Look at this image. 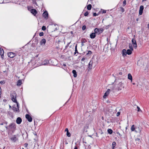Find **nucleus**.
Segmentation results:
<instances>
[{"instance_id":"nucleus-1","label":"nucleus","mask_w":149,"mask_h":149,"mask_svg":"<svg viewBox=\"0 0 149 149\" xmlns=\"http://www.w3.org/2000/svg\"><path fill=\"white\" fill-rule=\"evenodd\" d=\"M17 94L15 91H13L10 94V97L12 101L14 102H17L16 99Z\"/></svg>"},{"instance_id":"nucleus-2","label":"nucleus","mask_w":149,"mask_h":149,"mask_svg":"<svg viewBox=\"0 0 149 149\" xmlns=\"http://www.w3.org/2000/svg\"><path fill=\"white\" fill-rule=\"evenodd\" d=\"M104 31L103 29H99L98 28H96L94 29V32L97 34H99L102 33Z\"/></svg>"},{"instance_id":"nucleus-3","label":"nucleus","mask_w":149,"mask_h":149,"mask_svg":"<svg viewBox=\"0 0 149 149\" xmlns=\"http://www.w3.org/2000/svg\"><path fill=\"white\" fill-rule=\"evenodd\" d=\"M124 84L122 82H120L118 85L117 88L118 91L121 90L122 88L124 87Z\"/></svg>"},{"instance_id":"nucleus-4","label":"nucleus","mask_w":149,"mask_h":149,"mask_svg":"<svg viewBox=\"0 0 149 149\" xmlns=\"http://www.w3.org/2000/svg\"><path fill=\"white\" fill-rule=\"evenodd\" d=\"M132 42L134 47L135 48H136L137 47V46L135 39L134 38H132Z\"/></svg>"},{"instance_id":"nucleus-5","label":"nucleus","mask_w":149,"mask_h":149,"mask_svg":"<svg viewBox=\"0 0 149 149\" xmlns=\"http://www.w3.org/2000/svg\"><path fill=\"white\" fill-rule=\"evenodd\" d=\"M16 55V54L12 52L8 53V56L10 58H13Z\"/></svg>"},{"instance_id":"nucleus-6","label":"nucleus","mask_w":149,"mask_h":149,"mask_svg":"<svg viewBox=\"0 0 149 149\" xmlns=\"http://www.w3.org/2000/svg\"><path fill=\"white\" fill-rule=\"evenodd\" d=\"M26 118L29 122H31L32 121V118L28 114H27L25 116Z\"/></svg>"},{"instance_id":"nucleus-7","label":"nucleus","mask_w":149,"mask_h":149,"mask_svg":"<svg viewBox=\"0 0 149 149\" xmlns=\"http://www.w3.org/2000/svg\"><path fill=\"white\" fill-rule=\"evenodd\" d=\"M144 9V7L143 6H141L140 7V9L139 11V14L141 15L143 13V10Z\"/></svg>"},{"instance_id":"nucleus-8","label":"nucleus","mask_w":149,"mask_h":149,"mask_svg":"<svg viewBox=\"0 0 149 149\" xmlns=\"http://www.w3.org/2000/svg\"><path fill=\"white\" fill-rule=\"evenodd\" d=\"M93 61H91L88 64V70H89L91 69L92 68V65L93 64Z\"/></svg>"},{"instance_id":"nucleus-9","label":"nucleus","mask_w":149,"mask_h":149,"mask_svg":"<svg viewBox=\"0 0 149 149\" xmlns=\"http://www.w3.org/2000/svg\"><path fill=\"white\" fill-rule=\"evenodd\" d=\"M110 91V90L109 89H107V91L105 93L104 96H103V98H106V97L109 94Z\"/></svg>"},{"instance_id":"nucleus-10","label":"nucleus","mask_w":149,"mask_h":149,"mask_svg":"<svg viewBox=\"0 0 149 149\" xmlns=\"http://www.w3.org/2000/svg\"><path fill=\"white\" fill-rule=\"evenodd\" d=\"M141 142V141L140 139L139 138H136L134 142V143L135 144H136L137 145H138V144H139Z\"/></svg>"},{"instance_id":"nucleus-11","label":"nucleus","mask_w":149,"mask_h":149,"mask_svg":"<svg viewBox=\"0 0 149 149\" xmlns=\"http://www.w3.org/2000/svg\"><path fill=\"white\" fill-rule=\"evenodd\" d=\"M135 128L134 127V125H133L132 126V127L131 128V130L132 131H135L136 132H141V130H140L138 131H137L136 130H135Z\"/></svg>"},{"instance_id":"nucleus-12","label":"nucleus","mask_w":149,"mask_h":149,"mask_svg":"<svg viewBox=\"0 0 149 149\" xmlns=\"http://www.w3.org/2000/svg\"><path fill=\"white\" fill-rule=\"evenodd\" d=\"M48 13L47 11H45L43 13V16L45 18L47 19L48 18Z\"/></svg>"},{"instance_id":"nucleus-13","label":"nucleus","mask_w":149,"mask_h":149,"mask_svg":"<svg viewBox=\"0 0 149 149\" xmlns=\"http://www.w3.org/2000/svg\"><path fill=\"white\" fill-rule=\"evenodd\" d=\"M12 127L13 128H15V125L13 124H11L9 125V127H6V128L7 129H8L9 130L11 129Z\"/></svg>"},{"instance_id":"nucleus-14","label":"nucleus","mask_w":149,"mask_h":149,"mask_svg":"<svg viewBox=\"0 0 149 149\" xmlns=\"http://www.w3.org/2000/svg\"><path fill=\"white\" fill-rule=\"evenodd\" d=\"M22 121V119L20 117H18L16 120V123L18 124H20L21 123Z\"/></svg>"},{"instance_id":"nucleus-15","label":"nucleus","mask_w":149,"mask_h":149,"mask_svg":"<svg viewBox=\"0 0 149 149\" xmlns=\"http://www.w3.org/2000/svg\"><path fill=\"white\" fill-rule=\"evenodd\" d=\"M49 61L47 60H46L43 61L42 63V65H46L47 64L49 63Z\"/></svg>"},{"instance_id":"nucleus-16","label":"nucleus","mask_w":149,"mask_h":149,"mask_svg":"<svg viewBox=\"0 0 149 149\" xmlns=\"http://www.w3.org/2000/svg\"><path fill=\"white\" fill-rule=\"evenodd\" d=\"M31 13L34 15H35L37 13V12L36 10L34 9H32L31 10Z\"/></svg>"},{"instance_id":"nucleus-17","label":"nucleus","mask_w":149,"mask_h":149,"mask_svg":"<svg viewBox=\"0 0 149 149\" xmlns=\"http://www.w3.org/2000/svg\"><path fill=\"white\" fill-rule=\"evenodd\" d=\"M10 139L12 141L14 142H15L17 140V138L15 135L13 136Z\"/></svg>"},{"instance_id":"nucleus-18","label":"nucleus","mask_w":149,"mask_h":149,"mask_svg":"<svg viewBox=\"0 0 149 149\" xmlns=\"http://www.w3.org/2000/svg\"><path fill=\"white\" fill-rule=\"evenodd\" d=\"M95 33V32L92 33L90 35V37L91 39L94 38L96 36Z\"/></svg>"},{"instance_id":"nucleus-19","label":"nucleus","mask_w":149,"mask_h":149,"mask_svg":"<svg viewBox=\"0 0 149 149\" xmlns=\"http://www.w3.org/2000/svg\"><path fill=\"white\" fill-rule=\"evenodd\" d=\"M4 51L2 49H1V48H0V53L1 55V58H3V57L4 56Z\"/></svg>"},{"instance_id":"nucleus-20","label":"nucleus","mask_w":149,"mask_h":149,"mask_svg":"<svg viewBox=\"0 0 149 149\" xmlns=\"http://www.w3.org/2000/svg\"><path fill=\"white\" fill-rule=\"evenodd\" d=\"M13 110L14 111L19 112V109H17L16 107L13 106Z\"/></svg>"},{"instance_id":"nucleus-21","label":"nucleus","mask_w":149,"mask_h":149,"mask_svg":"<svg viewBox=\"0 0 149 149\" xmlns=\"http://www.w3.org/2000/svg\"><path fill=\"white\" fill-rule=\"evenodd\" d=\"M46 40L45 39H43L40 42L41 45H44L46 42Z\"/></svg>"},{"instance_id":"nucleus-22","label":"nucleus","mask_w":149,"mask_h":149,"mask_svg":"<svg viewBox=\"0 0 149 149\" xmlns=\"http://www.w3.org/2000/svg\"><path fill=\"white\" fill-rule=\"evenodd\" d=\"M72 73L73 74V76L74 77H76L77 76V72L75 70H73L72 71Z\"/></svg>"},{"instance_id":"nucleus-23","label":"nucleus","mask_w":149,"mask_h":149,"mask_svg":"<svg viewBox=\"0 0 149 149\" xmlns=\"http://www.w3.org/2000/svg\"><path fill=\"white\" fill-rule=\"evenodd\" d=\"M123 52V56H125L127 55V51L125 49H123L122 51Z\"/></svg>"},{"instance_id":"nucleus-24","label":"nucleus","mask_w":149,"mask_h":149,"mask_svg":"<svg viewBox=\"0 0 149 149\" xmlns=\"http://www.w3.org/2000/svg\"><path fill=\"white\" fill-rule=\"evenodd\" d=\"M132 50L130 49H128L127 50V54L128 55H130L132 54Z\"/></svg>"},{"instance_id":"nucleus-25","label":"nucleus","mask_w":149,"mask_h":149,"mask_svg":"<svg viewBox=\"0 0 149 149\" xmlns=\"http://www.w3.org/2000/svg\"><path fill=\"white\" fill-rule=\"evenodd\" d=\"M22 84V80H19L17 81V85L18 86H20Z\"/></svg>"},{"instance_id":"nucleus-26","label":"nucleus","mask_w":149,"mask_h":149,"mask_svg":"<svg viewBox=\"0 0 149 149\" xmlns=\"http://www.w3.org/2000/svg\"><path fill=\"white\" fill-rule=\"evenodd\" d=\"M128 79L131 80L132 81V76L130 74H129L128 75Z\"/></svg>"},{"instance_id":"nucleus-27","label":"nucleus","mask_w":149,"mask_h":149,"mask_svg":"<svg viewBox=\"0 0 149 149\" xmlns=\"http://www.w3.org/2000/svg\"><path fill=\"white\" fill-rule=\"evenodd\" d=\"M116 145V143L114 141L112 143V149H114V147Z\"/></svg>"},{"instance_id":"nucleus-28","label":"nucleus","mask_w":149,"mask_h":149,"mask_svg":"<svg viewBox=\"0 0 149 149\" xmlns=\"http://www.w3.org/2000/svg\"><path fill=\"white\" fill-rule=\"evenodd\" d=\"M92 6L91 4H89L87 6V9L88 10H90L91 9Z\"/></svg>"},{"instance_id":"nucleus-29","label":"nucleus","mask_w":149,"mask_h":149,"mask_svg":"<svg viewBox=\"0 0 149 149\" xmlns=\"http://www.w3.org/2000/svg\"><path fill=\"white\" fill-rule=\"evenodd\" d=\"M107 131L108 133L110 134H112L113 132V131L111 129H108L107 130Z\"/></svg>"},{"instance_id":"nucleus-30","label":"nucleus","mask_w":149,"mask_h":149,"mask_svg":"<svg viewBox=\"0 0 149 149\" xmlns=\"http://www.w3.org/2000/svg\"><path fill=\"white\" fill-rule=\"evenodd\" d=\"M77 45L75 46V52H74V54H75L76 53H78V52L77 50Z\"/></svg>"},{"instance_id":"nucleus-31","label":"nucleus","mask_w":149,"mask_h":149,"mask_svg":"<svg viewBox=\"0 0 149 149\" xmlns=\"http://www.w3.org/2000/svg\"><path fill=\"white\" fill-rule=\"evenodd\" d=\"M129 48L130 49L133 50V47L132 46V45L131 43H130L129 44Z\"/></svg>"},{"instance_id":"nucleus-32","label":"nucleus","mask_w":149,"mask_h":149,"mask_svg":"<svg viewBox=\"0 0 149 149\" xmlns=\"http://www.w3.org/2000/svg\"><path fill=\"white\" fill-rule=\"evenodd\" d=\"M66 135L67 136L70 137V136L71 135L70 133L68 132H67Z\"/></svg>"},{"instance_id":"nucleus-33","label":"nucleus","mask_w":149,"mask_h":149,"mask_svg":"<svg viewBox=\"0 0 149 149\" xmlns=\"http://www.w3.org/2000/svg\"><path fill=\"white\" fill-rule=\"evenodd\" d=\"M92 53V52L91 51H88V53L86 54V55H90Z\"/></svg>"},{"instance_id":"nucleus-34","label":"nucleus","mask_w":149,"mask_h":149,"mask_svg":"<svg viewBox=\"0 0 149 149\" xmlns=\"http://www.w3.org/2000/svg\"><path fill=\"white\" fill-rule=\"evenodd\" d=\"M42 29L43 31H45L46 29V27L45 26H43L42 27Z\"/></svg>"},{"instance_id":"nucleus-35","label":"nucleus","mask_w":149,"mask_h":149,"mask_svg":"<svg viewBox=\"0 0 149 149\" xmlns=\"http://www.w3.org/2000/svg\"><path fill=\"white\" fill-rule=\"evenodd\" d=\"M88 14V11H86L84 14V15L85 16H87Z\"/></svg>"},{"instance_id":"nucleus-36","label":"nucleus","mask_w":149,"mask_h":149,"mask_svg":"<svg viewBox=\"0 0 149 149\" xmlns=\"http://www.w3.org/2000/svg\"><path fill=\"white\" fill-rule=\"evenodd\" d=\"M86 40L85 39H84L82 40H81V42H82V43H84L85 42H86Z\"/></svg>"},{"instance_id":"nucleus-37","label":"nucleus","mask_w":149,"mask_h":149,"mask_svg":"<svg viewBox=\"0 0 149 149\" xmlns=\"http://www.w3.org/2000/svg\"><path fill=\"white\" fill-rule=\"evenodd\" d=\"M5 83V82L4 81H0V84H4Z\"/></svg>"},{"instance_id":"nucleus-38","label":"nucleus","mask_w":149,"mask_h":149,"mask_svg":"<svg viewBox=\"0 0 149 149\" xmlns=\"http://www.w3.org/2000/svg\"><path fill=\"white\" fill-rule=\"evenodd\" d=\"M86 26L85 25H84L83 26H82V29L83 30H84L86 29Z\"/></svg>"},{"instance_id":"nucleus-39","label":"nucleus","mask_w":149,"mask_h":149,"mask_svg":"<svg viewBox=\"0 0 149 149\" xmlns=\"http://www.w3.org/2000/svg\"><path fill=\"white\" fill-rule=\"evenodd\" d=\"M36 0H33V1H32L33 3V4H36L37 6V3H36Z\"/></svg>"},{"instance_id":"nucleus-40","label":"nucleus","mask_w":149,"mask_h":149,"mask_svg":"<svg viewBox=\"0 0 149 149\" xmlns=\"http://www.w3.org/2000/svg\"><path fill=\"white\" fill-rule=\"evenodd\" d=\"M123 6H125L126 4V0H124L123 1Z\"/></svg>"},{"instance_id":"nucleus-41","label":"nucleus","mask_w":149,"mask_h":149,"mask_svg":"<svg viewBox=\"0 0 149 149\" xmlns=\"http://www.w3.org/2000/svg\"><path fill=\"white\" fill-rule=\"evenodd\" d=\"M43 35H44V33L42 32H41L39 33V36H43Z\"/></svg>"},{"instance_id":"nucleus-42","label":"nucleus","mask_w":149,"mask_h":149,"mask_svg":"<svg viewBox=\"0 0 149 149\" xmlns=\"http://www.w3.org/2000/svg\"><path fill=\"white\" fill-rule=\"evenodd\" d=\"M106 13V11L105 10H103L102 11V13Z\"/></svg>"},{"instance_id":"nucleus-43","label":"nucleus","mask_w":149,"mask_h":149,"mask_svg":"<svg viewBox=\"0 0 149 149\" xmlns=\"http://www.w3.org/2000/svg\"><path fill=\"white\" fill-rule=\"evenodd\" d=\"M15 103H17V109H19V103H18V102H15Z\"/></svg>"},{"instance_id":"nucleus-44","label":"nucleus","mask_w":149,"mask_h":149,"mask_svg":"<svg viewBox=\"0 0 149 149\" xmlns=\"http://www.w3.org/2000/svg\"><path fill=\"white\" fill-rule=\"evenodd\" d=\"M137 108L138 109V111H141L140 108L138 106H137Z\"/></svg>"},{"instance_id":"nucleus-45","label":"nucleus","mask_w":149,"mask_h":149,"mask_svg":"<svg viewBox=\"0 0 149 149\" xmlns=\"http://www.w3.org/2000/svg\"><path fill=\"white\" fill-rule=\"evenodd\" d=\"M120 9H121V12H122V13H123V12H124V10H124V9L123 8H120Z\"/></svg>"},{"instance_id":"nucleus-46","label":"nucleus","mask_w":149,"mask_h":149,"mask_svg":"<svg viewBox=\"0 0 149 149\" xmlns=\"http://www.w3.org/2000/svg\"><path fill=\"white\" fill-rule=\"evenodd\" d=\"M97 15L96 13H93V16L94 17H95V16H96V15Z\"/></svg>"},{"instance_id":"nucleus-47","label":"nucleus","mask_w":149,"mask_h":149,"mask_svg":"<svg viewBox=\"0 0 149 149\" xmlns=\"http://www.w3.org/2000/svg\"><path fill=\"white\" fill-rule=\"evenodd\" d=\"M65 131L66 132H68L69 131H68V128H66L65 130Z\"/></svg>"},{"instance_id":"nucleus-48","label":"nucleus","mask_w":149,"mask_h":149,"mask_svg":"<svg viewBox=\"0 0 149 149\" xmlns=\"http://www.w3.org/2000/svg\"><path fill=\"white\" fill-rule=\"evenodd\" d=\"M120 114V112H118L117 113V116H118Z\"/></svg>"},{"instance_id":"nucleus-49","label":"nucleus","mask_w":149,"mask_h":149,"mask_svg":"<svg viewBox=\"0 0 149 149\" xmlns=\"http://www.w3.org/2000/svg\"><path fill=\"white\" fill-rule=\"evenodd\" d=\"M28 145V144L27 143H25L24 144V146L25 147H27Z\"/></svg>"},{"instance_id":"nucleus-50","label":"nucleus","mask_w":149,"mask_h":149,"mask_svg":"<svg viewBox=\"0 0 149 149\" xmlns=\"http://www.w3.org/2000/svg\"><path fill=\"white\" fill-rule=\"evenodd\" d=\"M85 59V58H82L81 59V61H84Z\"/></svg>"},{"instance_id":"nucleus-51","label":"nucleus","mask_w":149,"mask_h":149,"mask_svg":"<svg viewBox=\"0 0 149 149\" xmlns=\"http://www.w3.org/2000/svg\"><path fill=\"white\" fill-rule=\"evenodd\" d=\"M68 46V45H67L65 46V49H66Z\"/></svg>"},{"instance_id":"nucleus-52","label":"nucleus","mask_w":149,"mask_h":149,"mask_svg":"<svg viewBox=\"0 0 149 149\" xmlns=\"http://www.w3.org/2000/svg\"><path fill=\"white\" fill-rule=\"evenodd\" d=\"M119 74L120 75H121L122 74V73L121 72H120L119 73Z\"/></svg>"},{"instance_id":"nucleus-53","label":"nucleus","mask_w":149,"mask_h":149,"mask_svg":"<svg viewBox=\"0 0 149 149\" xmlns=\"http://www.w3.org/2000/svg\"><path fill=\"white\" fill-rule=\"evenodd\" d=\"M78 149L77 147V146H75L74 148V149Z\"/></svg>"},{"instance_id":"nucleus-54","label":"nucleus","mask_w":149,"mask_h":149,"mask_svg":"<svg viewBox=\"0 0 149 149\" xmlns=\"http://www.w3.org/2000/svg\"><path fill=\"white\" fill-rule=\"evenodd\" d=\"M117 133L120 136H121V135H120V134L118 132H117Z\"/></svg>"},{"instance_id":"nucleus-55","label":"nucleus","mask_w":149,"mask_h":149,"mask_svg":"<svg viewBox=\"0 0 149 149\" xmlns=\"http://www.w3.org/2000/svg\"><path fill=\"white\" fill-rule=\"evenodd\" d=\"M81 45L82 46H83L84 45V43H82V42H81Z\"/></svg>"},{"instance_id":"nucleus-56","label":"nucleus","mask_w":149,"mask_h":149,"mask_svg":"<svg viewBox=\"0 0 149 149\" xmlns=\"http://www.w3.org/2000/svg\"><path fill=\"white\" fill-rule=\"evenodd\" d=\"M148 27L149 29V23L148 25Z\"/></svg>"},{"instance_id":"nucleus-57","label":"nucleus","mask_w":149,"mask_h":149,"mask_svg":"<svg viewBox=\"0 0 149 149\" xmlns=\"http://www.w3.org/2000/svg\"><path fill=\"white\" fill-rule=\"evenodd\" d=\"M138 20H139V18H137V19H136V21H138Z\"/></svg>"},{"instance_id":"nucleus-58","label":"nucleus","mask_w":149,"mask_h":149,"mask_svg":"<svg viewBox=\"0 0 149 149\" xmlns=\"http://www.w3.org/2000/svg\"><path fill=\"white\" fill-rule=\"evenodd\" d=\"M70 42L68 43L67 45H69V44H70Z\"/></svg>"},{"instance_id":"nucleus-59","label":"nucleus","mask_w":149,"mask_h":149,"mask_svg":"<svg viewBox=\"0 0 149 149\" xmlns=\"http://www.w3.org/2000/svg\"><path fill=\"white\" fill-rule=\"evenodd\" d=\"M63 65H64V66H66V65H65V64H63Z\"/></svg>"},{"instance_id":"nucleus-60","label":"nucleus","mask_w":149,"mask_h":149,"mask_svg":"<svg viewBox=\"0 0 149 149\" xmlns=\"http://www.w3.org/2000/svg\"><path fill=\"white\" fill-rule=\"evenodd\" d=\"M103 134V132H102L101 133V134Z\"/></svg>"},{"instance_id":"nucleus-61","label":"nucleus","mask_w":149,"mask_h":149,"mask_svg":"<svg viewBox=\"0 0 149 149\" xmlns=\"http://www.w3.org/2000/svg\"><path fill=\"white\" fill-rule=\"evenodd\" d=\"M9 107H10H10H11V106H10L9 105Z\"/></svg>"},{"instance_id":"nucleus-62","label":"nucleus","mask_w":149,"mask_h":149,"mask_svg":"<svg viewBox=\"0 0 149 149\" xmlns=\"http://www.w3.org/2000/svg\"><path fill=\"white\" fill-rule=\"evenodd\" d=\"M127 127H126V130H127Z\"/></svg>"},{"instance_id":"nucleus-63","label":"nucleus","mask_w":149,"mask_h":149,"mask_svg":"<svg viewBox=\"0 0 149 149\" xmlns=\"http://www.w3.org/2000/svg\"><path fill=\"white\" fill-rule=\"evenodd\" d=\"M28 9L29 10V7H28Z\"/></svg>"},{"instance_id":"nucleus-64","label":"nucleus","mask_w":149,"mask_h":149,"mask_svg":"<svg viewBox=\"0 0 149 149\" xmlns=\"http://www.w3.org/2000/svg\"><path fill=\"white\" fill-rule=\"evenodd\" d=\"M1 125H3V123H1Z\"/></svg>"}]
</instances>
